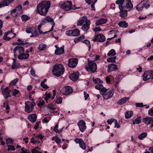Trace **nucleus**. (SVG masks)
<instances>
[{
  "label": "nucleus",
  "mask_w": 153,
  "mask_h": 153,
  "mask_svg": "<svg viewBox=\"0 0 153 153\" xmlns=\"http://www.w3.org/2000/svg\"><path fill=\"white\" fill-rule=\"evenodd\" d=\"M51 5L50 1H43L37 5L36 8L37 13L42 16H45Z\"/></svg>",
  "instance_id": "1"
},
{
  "label": "nucleus",
  "mask_w": 153,
  "mask_h": 153,
  "mask_svg": "<svg viewBox=\"0 0 153 153\" xmlns=\"http://www.w3.org/2000/svg\"><path fill=\"white\" fill-rule=\"evenodd\" d=\"M13 53L14 56H17L20 60L27 59L30 56L29 54H25L24 48L21 46H16L13 49Z\"/></svg>",
  "instance_id": "2"
},
{
  "label": "nucleus",
  "mask_w": 153,
  "mask_h": 153,
  "mask_svg": "<svg viewBox=\"0 0 153 153\" xmlns=\"http://www.w3.org/2000/svg\"><path fill=\"white\" fill-rule=\"evenodd\" d=\"M120 16L122 18H125L127 16V12L133 8V5L131 0H126L124 4L123 7H120Z\"/></svg>",
  "instance_id": "3"
},
{
  "label": "nucleus",
  "mask_w": 153,
  "mask_h": 153,
  "mask_svg": "<svg viewBox=\"0 0 153 153\" xmlns=\"http://www.w3.org/2000/svg\"><path fill=\"white\" fill-rule=\"evenodd\" d=\"M65 70V68L62 65L57 64L53 66L52 72L53 75L59 77L64 74Z\"/></svg>",
  "instance_id": "4"
},
{
  "label": "nucleus",
  "mask_w": 153,
  "mask_h": 153,
  "mask_svg": "<svg viewBox=\"0 0 153 153\" xmlns=\"http://www.w3.org/2000/svg\"><path fill=\"white\" fill-rule=\"evenodd\" d=\"M88 64L85 67V69L88 72L91 73H94L97 69V65L93 61H88Z\"/></svg>",
  "instance_id": "5"
},
{
  "label": "nucleus",
  "mask_w": 153,
  "mask_h": 153,
  "mask_svg": "<svg viewBox=\"0 0 153 153\" xmlns=\"http://www.w3.org/2000/svg\"><path fill=\"white\" fill-rule=\"evenodd\" d=\"M25 104V111L28 113H30L34 109V106L36 105L35 102H31L29 101L26 102Z\"/></svg>",
  "instance_id": "6"
},
{
  "label": "nucleus",
  "mask_w": 153,
  "mask_h": 153,
  "mask_svg": "<svg viewBox=\"0 0 153 153\" xmlns=\"http://www.w3.org/2000/svg\"><path fill=\"white\" fill-rule=\"evenodd\" d=\"M73 90L72 88L68 86L63 87L60 91V94L63 95H68L73 92Z\"/></svg>",
  "instance_id": "7"
},
{
  "label": "nucleus",
  "mask_w": 153,
  "mask_h": 153,
  "mask_svg": "<svg viewBox=\"0 0 153 153\" xmlns=\"http://www.w3.org/2000/svg\"><path fill=\"white\" fill-rule=\"evenodd\" d=\"M143 76L144 81H146L150 79L153 80V70L145 71Z\"/></svg>",
  "instance_id": "8"
},
{
  "label": "nucleus",
  "mask_w": 153,
  "mask_h": 153,
  "mask_svg": "<svg viewBox=\"0 0 153 153\" xmlns=\"http://www.w3.org/2000/svg\"><path fill=\"white\" fill-rule=\"evenodd\" d=\"M72 3L71 1H67L60 5V7L65 11L70 10L72 8Z\"/></svg>",
  "instance_id": "9"
},
{
  "label": "nucleus",
  "mask_w": 153,
  "mask_h": 153,
  "mask_svg": "<svg viewBox=\"0 0 153 153\" xmlns=\"http://www.w3.org/2000/svg\"><path fill=\"white\" fill-rule=\"evenodd\" d=\"M22 8L21 6H17L15 9L12 10L10 13V14L13 17H16L17 15L22 13Z\"/></svg>",
  "instance_id": "10"
},
{
  "label": "nucleus",
  "mask_w": 153,
  "mask_h": 153,
  "mask_svg": "<svg viewBox=\"0 0 153 153\" xmlns=\"http://www.w3.org/2000/svg\"><path fill=\"white\" fill-rule=\"evenodd\" d=\"M65 34L69 36H77L80 35V31L77 29L70 30L66 31Z\"/></svg>",
  "instance_id": "11"
},
{
  "label": "nucleus",
  "mask_w": 153,
  "mask_h": 153,
  "mask_svg": "<svg viewBox=\"0 0 153 153\" xmlns=\"http://www.w3.org/2000/svg\"><path fill=\"white\" fill-rule=\"evenodd\" d=\"M114 90L113 89H111L108 91H105L104 92L103 94H101L102 95L103 98L106 100L111 98L114 95Z\"/></svg>",
  "instance_id": "12"
},
{
  "label": "nucleus",
  "mask_w": 153,
  "mask_h": 153,
  "mask_svg": "<svg viewBox=\"0 0 153 153\" xmlns=\"http://www.w3.org/2000/svg\"><path fill=\"white\" fill-rule=\"evenodd\" d=\"M74 141L76 143H79L80 147L83 150H85L86 148V144L83 140L80 138H76L74 139Z\"/></svg>",
  "instance_id": "13"
},
{
  "label": "nucleus",
  "mask_w": 153,
  "mask_h": 153,
  "mask_svg": "<svg viewBox=\"0 0 153 153\" xmlns=\"http://www.w3.org/2000/svg\"><path fill=\"white\" fill-rule=\"evenodd\" d=\"M78 126L79 128L80 131L81 132H83L86 128V123L83 120H81L77 123Z\"/></svg>",
  "instance_id": "14"
},
{
  "label": "nucleus",
  "mask_w": 153,
  "mask_h": 153,
  "mask_svg": "<svg viewBox=\"0 0 153 153\" xmlns=\"http://www.w3.org/2000/svg\"><path fill=\"white\" fill-rule=\"evenodd\" d=\"M105 38L104 35L99 34L95 36L94 39H92L95 42H103L105 41Z\"/></svg>",
  "instance_id": "15"
},
{
  "label": "nucleus",
  "mask_w": 153,
  "mask_h": 153,
  "mask_svg": "<svg viewBox=\"0 0 153 153\" xmlns=\"http://www.w3.org/2000/svg\"><path fill=\"white\" fill-rule=\"evenodd\" d=\"M78 59L76 58L70 59L68 60V66L72 68L75 67L78 63Z\"/></svg>",
  "instance_id": "16"
},
{
  "label": "nucleus",
  "mask_w": 153,
  "mask_h": 153,
  "mask_svg": "<svg viewBox=\"0 0 153 153\" xmlns=\"http://www.w3.org/2000/svg\"><path fill=\"white\" fill-rule=\"evenodd\" d=\"M142 121L146 125L151 124L150 127H153V117H147L143 118Z\"/></svg>",
  "instance_id": "17"
},
{
  "label": "nucleus",
  "mask_w": 153,
  "mask_h": 153,
  "mask_svg": "<svg viewBox=\"0 0 153 153\" xmlns=\"http://www.w3.org/2000/svg\"><path fill=\"white\" fill-rule=\"evenodd\" d=\"M15 35H16V33H13L12 30H11L5 33V34L3 36V38L5 40H9L13 38Z\"/></svg>",
  "instance_id": "18"
},
{
  "label": "nucleus",
  "mask_w": 153,
  "mask_h": 153,
  "mask_svg": "<svg viewBox=\"0 0 153 153\" xmlns=\"http://www.w3.org/2000/svg\"><path fill=\"white\" fill-rule=\"evenodd\" d=\"M95 88L100 91V94H103L104 92L107 91L108 89L104 87L101 83L97 84L95 86Z\"/></svg>",
  "instance_id": "19"
},
{
  "label": "nucleus",
  "mask_w": 153,
  "mask_h": 153,
  "mask_svg": "<svg viewBox=\"0 0 153 153\" xmlns=\"http://www.w3.org/2000/svg\"><path fill=\"white\" fill-rule=\"evenodd\" d=\"M91 24L90 21L89 20H87L85 22L82 27V29L84 31H87L89 28V26Z\"/></svg>",
  "instance_id": "20"
},
{
  "label": "nucleus",
  "mask_w": 153,
  "mask_h": 153,
  "mask_svg": "<svg viewBox=\"0 0 153 153\" xmlns=\"http://www.w3.org/2000/svg\"><path fill=\"white\" fill-rule=\"evenodd\" d=\"M118 69V68L117 65L114 64H111L108 65L107 71L108 72H110L112 71H115Z\"/></svg>",
  "instance_id": "21"
},
{
  "label": "nucleus",
  "mask_w": 153,
  "mask_h": 153,
  "mask_svg": "<svg viewBox=\"0 0 153 153\" xmlns=\"http://www.w3.org/2000/svg\"><path fill=\"white\" fill-rule=\"evenodd\" d=\"M2 91L3 95L5 99H7L9 97H11V95L8 91V88L7 87H6L4 89L2 90Z\"/></svg>",
  "instance_id": "22"
},
{
  "label": "nucleus",
  "mask_w": 153,
  "mask_h": 153,
  "mask_svg": "<svg viewBox=\"0 0 153 153\" xmlns=\"http://www.w3.org/2000/svg\"><path fill=\"white\" fill-rule=\"evenodd\" d=\"M14 1V0H4L0 2V8L8 6Z\"/></svg>",
  "instance_id": "23"
},
{
  "label": "nucleus",
  "mask_w": 153,
  "mask_h": 153,
  "mask_svg": "<svg viewBox=\"0 0 153 153\" xmlns=\"http://www.w3.org/2000/svg\"><path fill=\"white\" fill-rule=\"evenodd\" d=\"M107 21L108 19H106L100 18L96 22V26L101 25L105 23Z\"/></svg>",
  "instance_id": "24"
},
{
  "label": "nucleus",
  "mask_w": 153,
  "mask_h": 153,
  "mask_svg": "<svg viewBox=\"0 0 153 153\" xmlns=\"http://www.w3.org/2000/svg\"><path fill=\"white\" fill-rule=\"evenodd\" d=\"M28 118L30 121L34 123L36 121L37 116L36 114H31L29 115Z\"/></svg>",
  "instance_id": "25"
},
{
  "label": "nucleus",
  "mask_w": 153,
  "mask_h": 153,
  "mask_svg": "<svg viewBox=\"0 0 153 153\" xmlns=\"http://www.w3.org/2000/svg\"><path fill=\"white\" fill-rule=\"evenodd\" d=\"M64 53V46L60 48H58L56 49L55 51V54L56 55L61 54Z\"/></svg>",
  "instance_id": "26"
},
{
  "label": "nucleus",
  "mask_w": 153,
  "mask_h": 153,
  "mask_svg": "<svg viewBox=\"0 0 153 153\" xmlns=\"http://www.w3.org/2000/svg\"><path fill=\"white\" fill-rule=\"evenodd\" d=\"M79 72H76L72 74L70 76V79L73 81H76L79 78Z\"/></svg>",
  "instance_id": "27"
},
{
  "label": "nucleus",
  "mask_w": 153,
  "mask_h": 153,
  "mask_svg": "<svg viewBox=\"0 0 153 153\" xmlns=\"http://www.w3.org/2000/svg\"><path fill=\"white\" fill-rule=\"evenodd\" d=\"M32 31L31 35L30 36V37H36L39 36V32H38L37 29L36 28H32Z\"/></svg>",
  "instance_id": "28"
},
{
  "label": "nucleus",
  "mask_w": 153,
  "mask_h": 153,
  "mask_svg": "<svg viewBox=\"0 0 153 153\" xmlns=\"http://www.w3.org/2000/svg\"><path fill=\"white\" fill-rule=\"evenodd\" d=\"M87 17L86 16H83L77 22V25L78 26H81L82 24L85 22L87 20Z\"/></svg>",
  "instance_id": "29"
},
{
  "label": "nucleus",
  "mask_w": 153,
  "mask_h": 153,
  "mask_svg": "<svg viewBox=\"0 0 153 153\" xmlns=\"http://www.w3.org/2000/svg\"><path fill=\"white\" fill-rule=\"evenodd\" d=\"M129 97H123L118 101L117 103L120 105H122L123 104L126 103V102L129 100Z\"/></svg>",
  "instance_id": "30"
},
{
  "label": "nucleus",
  "mask_w": 153,
  "mask_h": 153,
  "mask_svg": "<svg viewBox=\"0 0 153 153\" xmlns=\"http://www.w3.org/2000/svg\"><path fill=\"white\" fill-rule=\"evenodd\" d=\"M145 2H140L137 5L136 7V9L138 11H142L144 9L143 5V4H145Z\"/></svg>",
  "instance_id": "31"
},
{
  "label": "nucleus",
  "mask_w": 153,
  "mask_h": 153,
  "mask_svg": "<svg viewBox=\"0 0 153 153\" xmlns=\"http://www.w3.org/2000/svg\"><path fill=\"white\" fill-rule=\"evenodd\" d=\"M125 2V1H124V0H118L116 1V3L118 4L119 9H120V7H123Z\"/></svg>",
  "instance_id": "32"
},
{
  "label": "nucleus",
  "mask_w": 153,
  "mask_h": 153,
  "mask_svg": "<svg viewBox=\"0 0 153 153\" xmlns=\"http://www.w3.org/2000/svg\"><path fill=\"white\" fill-rule=\"evenodd\" d=\"M48 108L52 113H54L56 112L55 111L56 110V108L52 105H49L48 106Z\"/></svg>",
  "instance_id": "33"
},
{
  "label": "nucleus",
  "mask_w": 153,
  "mask_h": 153,
  "mask_svg": "<svg viewBox=\"0 0 153 153\" xmlns=\"http://www.w3.org/2000/svg\"><path fill=\"white\" fill-rule=\"evenodd\" d=\"M118 25L120 27L126 28L128 26V23L125 21H120L118 23Z\"/></svg>",
  "instance_id": "34"
},
{
  "label": "nucleus",
  "mask_w": 153,
  "mask_h": 153,
  "mask_svg": "<svg viewBox=\"0 0 153 153\" xmlns=\"http://www.w3.org/2000/svg\"><path fill=\"white\" fill-rule=\"evenodd\" d=\"M133 114V112L131 111H127L125 114L126 119H128L131 117Z\"/></svg>",
  "instance_id": "35"
},
{
  "label": "nucleus",
  "mask_w": 153,
  "mask_h": 153,
  "mask_svg": "<svg viewBox=\"0 0 153 153\" xmlns=\"http://www.w3.org/2000/svg\"><path fill=\"white\" fill-rule=\"evenodd\" d=\"M141 117H138L135 119L133 121V125L135 124H140L141 123V121L140 120Z\"/></svg>",
  "instance_id": "36"
},
{
  "label": "nucleus",
  "mask_w": 153,
  "mask_h": 153,
  "mask_svg": "<svg viewBox=\"0 0 153 153\" xmlns=\"http://www.w3.org/2000/svg\"><path fill=\"white\" fill-rule=\"evenodd\" d=\"M52 140H54L55 142L58 144H60L62 142L61 139L57 136L53 137Z\"/></svg>",
  "instance_id": "37"
},
{
  "label": "nucleus",
  "mask_w": 153,
  "mask_h": 153,
  "mask_svg": "<svg viewBox=\"0 0 153 153\" xmlns=\"http://www.w3.org/2000/svg\"><path fill=\"white\" fill-rule=\"evenodd\" d=\"M147 135V133H142L139 135V136L138 137L140 140H143L144 138L146 137Z\"/></svg>",
  "instance_id": "38"
},
{
  "label": "nucleus",
  "mask_w": 153,
  "mask_h": 153,
  "mask_svg": "<svg viewBox=\"0 0 153 153\" xmlns=\"http://www.w3.org/2000/svg\"><path fill=\"white\" fill-rule=\"evenodd\" d=\"M47 48V45L44 44H41L39 45L38 49L41 51L45 50Z\"/></svg>",
  "instance_id": "39"
},
{
  "label": "nucleus",
  "mask_w": 153,
  "mask_h": 153,
  "mask_svg": "<svg viewBox=\"0 0 153 153\" xmlns=\"http://www.w3.org/2000/svg\"><path fill=\"white\" fill-rule=\"evenodd\" d=\"M116 54L115 51L114 49H111L109 51L107 55L108 56H112L115 55Z\"/></svg>",
  "instance_id": "40"
},
{
  "label": "nucleus",
  "mask_w": 153,
  "mask_h": 153,
  "mask_svg": "<svg viewBox=\"0 0 153 153\" xmlns=\"http://www.w3.org/2000/svg\"><path fill=\"white\" fill-rule=\"evenodd\" d=\"M116 58V56L110 57L107 59V61L108 62H115Z\"/></svg>",
  "instance_id": "41"
},
{
  "label": "nucleus",
  "mask_w": 153,
  "mask_h": 153,
  "mask_svg": "<svg viewBox=\"0 0 153 153\" xmlns=\"http://www.w3.org/2000/svg\"><path fill=\"white\" fill-rule=\"evenodd\" d=\"M145 2V4H143V7L144 8H146V9H148L150 7V5L149 4L147 3L148 0H144L142 1H141V2Z\"/></svg>",
  "instance_id": "42"
},
{
  "label": "nucleus",
  "mask_w": 153,
  "mask_h": 153,
  "mask_svg": "<svg viewBox=\"0 0 153 153\" xmlns=\"http://www.w3.org/2000/svg\"><path fill=\"white\" fill-rule=\"evenodd\" d=\"M93 80L95 84H97L102 82V81L98 78L94 79V77H93Z\"/></svg>",
  "instance_id": "43"
},
{
  "label": "nucleus",
  "mask_w": 153,
  "mask_h": 153,
  "mask_svg": "<svg viewBox=\"0 0 153 153\" xmlns=\"http://www.w3.org/2000/svg\"><path fill=\"white\" fill-rule=\"evenodd\" d=\"M82 42L85 44L87 45L88 47L89 48L88 50L89 51L91 48L90 42V41L88 40H85L82 41Z\"/></svg>",
  "instance_id": "44"
},
{
  "label": "nucleus",
  "mask_w": 153,
  "mask_h": 153,
  "mask_svg": "<svg viewBox=\"0 0 153 153\" xmlns=\"http://www.w3.org/2000/svg\"><path fill=\"white\" fill-rule=\"evenodd\" d=\"M51 97V94L49 93H47L46 92L45 94V97H44L45 100L47 103H48V100Z\"/></svg>",
  "instance_id": "45"
},
{
  "label": "nucleus",
  "mask_w": 153,
  "mask_h": 153,
  "mask_svg": "<svg viewBox=\"0 0 153 153\" xmlns=\"http://www.w3.org/2000/svg\"><path fill=\"white\" fill-rule=\"evenodd\" d=\"M21 19L23 21H26L30 19V17H28V16L25 15H23L21 16Z\"/></svg>",
  "instance_id": "46"
},
{
  "label": "nucleus",
  "mask_w": 153,
  "mask_h": 153,
  "mask_svg": "<svg viewBox=\"0 0 153 153\" xmlns=\"http://www.w3.org/2000/svg\"><path fill=\"white\" fill-rule=\"evenodd\" d=\"M20 66V64L19 63H16L12 65V69H15L19 68Z\"/></svg>",
  "instance_id": "47"
},
{
  "label": "nucleus",
  "mask_w": 153,
  "mask_h": 153,
  "mask_svg": "<svg viewBox=\"0 0 153 153\" xmlns=\"http://www.w3.org/2000/svg\"><path fill=\"white\" fill-rule=\"evenodd\" d=\"M19 80V78H16L12 81L10 83V85H15Z\"/></svg>",
  "instance_id": "48"
},
{
  "label": "nucleus",
  "mask_w": 153,
  "mask_h": 153,
  "mask_svg": "<svg viewBox=\"0 0 153 153\" xmlns=\"http://www.w3.org/2000/svg\"><path fill=\"white\" fill-rule=\"evenodd\" d=\"M12 95L16 96L19 92V91L17 89H15L12 90Z\"/></svg>",
  "instance_id": "49"
},
{
  "label": "nucleus",
  "mask_w": 153,
  "mask_h": 153,
  "mask_svg": "<svg viewBox=\"0 0 153 153\" xmlns=\"http://www.w3.org/2000/svg\"><path fill=\"white\" fill-rule=\"evenodd\" d=\"M8 148V151H14L15 150V148L14 146L13 145H8L7 146Z\"/></svg>",
  "instance_id": "50"
},
{
  "label": "nucleus",
  "mask_w": 153,
  "mask_h": 153,
  "mask_svg": "<svg viewBox=\"0 0 153 153\" xmlns=\"http://www.w3.org/2000/svg\"><path fill=\"white\" fill-rule=\"evenodd\" d=\"M47 22H53V19L51 17L49 16H47L46 18H45ZM54 22H53V23Z\"/></svg>",
  "instance_id": "51"
},
{
  "label": "nucleus",
  "mask_w": 153,
  "mask_h": 153,
  "mask_svg": "<svg viewBox=\"0 0 153 153\" xmlns=\"http://www.w3.org/2000/svg\"><path fill=\"white\" fill-rule=\"evenodd\" d=\"M35 138L33 137H32L31 139V143L34 144L35 143H39V141L37 140H35Z\"/></svg>",
  "instance_id": "52"
},
{
  "label": "nucleus",
  "mask_w": 153,
  "mask_h": 153,
  "mask_svg": "<svg viewBox=\"0 0 153 153\" xmlns=\"http://www.w3.org/2000/svg\"><path fill=\"white\" fill-rule=\"evenodd\" d=\"M148 114L150 116L153 117V107L149 109Z\"/></svg>",
  "instance_id": "53"
},
{
  "label": "nucleus",
  "mask_w": 153,
  "mask_h": 153,
  "mask_svg": "<svg viewBox=\"0 0 153 153\" xmlns=\"http://www.w3.org/2000/svg\"><path fill=\"white\" fill-rule=\"evenodd\" d=\"M2 106L3 107L5 108L6 109L8 110L9 108V107L8 105V103L7 102H4L3 103L2 105Z\"/></svg>",
  "instance_id": "54"
},
{
  "label": "nucleus",
  "mask_w": 153,
  "mask_h": 153,
  "mask_svg": "<svg viewBox=\"0 0 153 153\" xmlns=\"http://www.w3.org/2000/svg\"><path fill=\"white\" fill-rule=\"evenodd\" d=\"M115 126L114 128H119L120 127V125L119 123L117 122L116 120H115L114 121Z\"/></svg>",
  "instance_id": "55"
},
{
  "label": "nucleus",
  "mask_w": 153,
  "mask_h": 153,
  "mask_svg": "<svg viewBox=\"0 0 153 153\" xmlns=\"http://www.w3.org/2000/svg\"><path fill=\"white\" fill-rule=\"evenodd\" d=\"M30 73L33 76L35 77L37 76L35 74V71L33 68H31L30 70Z\"/></svg>",
  "instance_id": "56"
},
{
  "label": "nucleus",
  "mask_w": 153,
  "mask_h": 153,
  "mask_svg": "<svg viewBox=\"0 0 153 153\" xmlns=\"http://www.w3.org/2000/svg\"><path fill=\"white\" fill-rule=\"evenodd\" d=\"M58 124H57L54 127L53 130L56 133H60V131L58 129Z\"/></svg>",
  "instance_id": "57"
},
{
  "label": "nucleus",
  "mask_w": 153,
  "mask_h": 153,
  "mask_svg": "<svg viewBox=\"0 0 153 153\" xmlns=\"http://www.w3.org/2000/svg\"><path fill=\"white\" fill-rule=\"evenodd\" d=\"M135 105L137 107H142L146 105H144L142 103H136Z\"/></svg>",
  "instance_id": "58"
},
{
  "label": "nucleus",
  "mask_w": 153,
  "mask_h": 153,
  "mask_svg": "<svg viewBox=\"0 0 153 153\" xmlns=\"http://www.w3.org/2000/svg\"><path fill=\"white\" fill-rule=\"evenodd\" d=\"M38 148V147H36L35 149H33L32 150V153H42L41 152L39 151L36 150V149Z\"/></svg>",
  "instance_id": "59"
},
{
  "label": "nucleus",
  "mask_w": 153,
  "mask_h": 153,
  "mask_svg": "<svg viewBox=\"0 0 153 153\" xmlns=\"http://www.w3.org/2000/svg\"><path fill=\"white\" fill-rule=\"evenodd\" d=\"M115 120L116 119H108L107 120V122L109 124L111 125L113 122H114Z\"/></svg>",
  "instance_id": "60"
},
{
  "label": "nucleus",
  "mask_w": 153,
  "mask_h": 153,
  "mask_svg": "<svg viewBox=\"0 0 153 153\" xmlns=\"http://www.w3.org/2000/svg\"><path fill=\"white\" fill-rule=\"evenodd\" d=\"M42 25L40 24L38 26L37 30H38L40 34H42L43 33L42 31L41 30Z\"/></svg>",
  "instance_id": "61"
},
{
  "label": "nucleus",
  "mask_w": 153,
  "mask_h": 153,
  "mask_svg": "<svg viewBox=\"0 0 153 153\" xmlns=\"http://www.w3.org/2000/svg\"><path fill=\"white\" fill-rule=\"evenodd\" d=\"M62 98L61 97H59L57 99L56 102L58 104H61L62 103Z\"/></svg>",
  "instance_id": "62"
},
{
  "label": "nucleus",
  "mask_w": 153,
  "mask_h": 153,
  "mask_svg": "<svg viewBox=\"0 0 153 153\" xmlns=\"http://www.w3.org/2000/svg\"><path fill=\"white\" fill-rule=\"evenodd\" d=\"M101 30H102V29L99 27H96L93 29V31L95 32L100 31Z\"/></svg>",
  "instance_id": "63"
},
{
  "label": "nucleus",
  "mask_w": 153,
  "mask_h": 153,
  "mask_svg": "<svg viewBox=\"0 0 153 153\" xmlns=\"http://www.w3.org/2000/svg\"><path fill=\"white\" fill-rule=\"evenodd\" d=\"M32 28H27L25 31L27 33H31L32 34Z\"/></svg>",
  "instance_id": "64"
}]
</instances>
